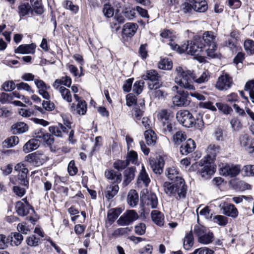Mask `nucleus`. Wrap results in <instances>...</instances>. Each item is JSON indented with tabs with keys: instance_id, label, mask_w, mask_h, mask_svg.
<instances>
[{
	"instance_id": "nucleus-62",
	"label": "nucleus",
	"mask_w": 254,
	"mask_h": 254,
	"mask_svg": "<svg viewBox=\"0 0 254 254\" xmlns=\"http://www.w3.org/2000/svg\"><path fill=\"white\" fill-rule=\"evenodd\" d=\"M214 252L206 247L200 248L196 249L191 254H213Z\"/></svg>"
},
{
	"instance_id": "nucleus-60",
	"label": "nucleus",
	"mask_w": 254,
	"mask_h": 254,
	"mask_svg": "<svg viewBox=\"0 0 254 254\" xmlns=\"http://www.w3.org/2000/svg\"><path fill=\"white\" fill-rule=\"evenodd\" d=\"M39 239L36 238L34 235L28 237L26 239V243L28 246L35 247L38 245Z\"/></svg>"
},
{
	"instance_id": "nucleus-29",
	"label": "nucleus",
	"mask_w": 254,
	"mask_h": 254,
	"mask_svg": "<svg viewBox=\"0 0 254 254\" xmlns=\"http://www.w3.org/2000/svg\"><path fill=\"white\" fill-rule=\"evenodd\" d=\"M142 77L144 80H149L151 82H158V81L159 80L160 76L155 70L150 69L147 70L146 73L142 75Z\"/></svg>"
},
{
	"instance_id": "nucleus-1",
	"label": "nucleus",
	"mask_w": 254,
	"mask_h": 254,
	"mask_svg": "<svg viewBox=\"0 0 254 254\" xmlns=\"http://www.w3.org/2000/svg\"><path fill=\"white\" fill-rule=\"evenodd\" d=\"M176 76L175 82L181 87L188 90H194L193 81L200 84L207 82L210 77L207 71H204L198 76L193 71L186 70L182 67L178 66L175 69Z\"/></svg>"
},
{
	"instance_id": "nucleus-38",
	"label": "nucleus",
	"mask_w": 254,
	"mask_h": 254,
	"mask_svg": "<svg viewBox=\"0 0 254 254\" xmlns=\"http://www.w3.org/2000/svg\"><path fill=\"white\" fill-rule=\"evenodd\" d=\"M119 190V187L117 185L107 187L106 197L109 199L112 198L118 193Z\"/></svg>"
},
{
	"instance_id": "nucleus-16",
	"label": "nucleus",
	"mask_w": 254,
	"mask_h": 254,
	"mask_svg": "<svg viewBox=\"0 0 254 254\" xmlns=\"http://www.w3.org/2000/svg\"><path fill=\"white\" fill-rule=\"evenodd\" d=\"M216 36L212 31H206L203 34L201 39V42L203 41L208 46L211 47V50H213L216 48Z\"/></svg>"
},
{
	"instance_id": "nucleus-47",
	"label": "nucleus",
	"mask_w": 254,
	"mask_h": 254,
	"mask_svg": "<svg viewBox=\"0 0 254 254\" xmlns=\"http://www.w3.org/2000/svg\"><path fill=\"white\" fill-rule=\"evenodd\" d=\"M244 48L248 54H254V41L252 40H247L244 42Z\"/></svg>"
},
{
	"instance_id": "nucleus-26",
	"label": "nucleus",
	"mask_w": 254,
	"mask_h": 254,
	"mask_svg": "<svg viewBox=\"0 0 254 254\" xmlns=\"http://www.w3.org/2000/svg\"><path fill=\"white\" fill-rule=\"evenodd\" d=\"M40 141L33 138L27 142L23 147V150L25 153H29L37 149L40 145Z\"/></svg>"
},
{
	"instance_id": "nucleus-14",
	"label": "nucleus",
	"mask_w": 254,
	"mask_h": 254,
	"mask_svg": "<svg viewBox=\"0 0 254 254\" xmlns=\"http://www.w3.org/2000/svg\"><path fill=\"white\" fill-rule=\"evenodd\" d=\"M34 83L38 89V93L44 99L49 100L50 96L47 92V90L50 88V86H48L43 80L39 79H35Z\"/></svg>"
},
{
	"instance_id": "nucleus-55",
	"label": "nucleus",
	"mask_w": 254,
	"mask_h": 254,
	"mask_svg": "<svg viewBox=\"0 0 254 254\" xmlns=\"http://www.w3.org/2000/svg\"><path fill=\"white\" fill-rule=\"evenodd\" d=\"M126 160L128 164L130 162L134 164L136 163L137 160V153L133 150L130 151L127 153Z\"/></svg>"
},
{
	"instance_id": "nucleus-4",
	"label": "nucleus",
	"mask_w": 254,
	"mask_h": 254,
	"mask_svg": "<svg viewBox=\"0 0 254 254\" xmlns=\"http://www.w3.org/2000/svg\"><path fill=\"white\" fill-rule=\"evenodd\" d=\"M194 233L198 238V242L207 245L212 243L214 240L213 233L202 225H195Z\"/></svg>"
},
{
	"instance_id": "nucleus-51",
	"label": "nucleus",
	"mask_w": 254,
	"mask_h": 254,
	"mask_svg": "<svg viewBox=\"0 0 254 254\" xmlns=\"http://www.w3.org/2000/svg\"><path fill=\"white\" fill-rule=\"evenodd\" d=\"M217 108L223 114L227 115L232 111V108L226 104L222 103H216L215 104Z\"/></svg>"
},
{
	"instance_id": "nucleus-56",
	"label": "nucleus",
	"mask_w": 254,
	"mask_h": 254,
	"mask_svg": "<svg viewBox=\"0 0 254 254\" xmlns=\"http://www.w3.org/2000/svg\"><path fill=\"white\" fill-rule=\"evenodd\" d=\"M128 163L127 160H119L114 163V167L115 169L118 170H122L124 169L128 165Z\"/></svg>"
},
{
	"instance_id": "nucleus-63",
	"label": "nucleus",
	"mask_w": 254,
	"mask_h": 254,
	"mask_svg": "<svg viewBox=\"0 0 254 254\" xmlns=\"http://www.w3.org/2000/svg\"><path fill=\"white\" fill-rule=\"evenodd\" d=\"M0 102L2 104L11 103L12 98L10 93H2L0 95Z\"/></svg>"
},
{
	"instance_id": "nucleus-27",
	"label": "nucleus",
	"mask_w": 254,
	"mask_h": 254,
	"mask_svg": "<svg viewBox=\"0 0 254 254\" xmlns=\"http://www.w3.org/2000/svg\"><path fill=\"white\" fill-rule=\"evenodd\" d=\"M161 86V84L159 82H155L154 83H148V89L151 90H153L151 93V96L154 98L159 99L164 95V92L161 90H157Z\"/></svg>"
},
{
	"instance_id": "nucleus-31",
	"label": "nucleus",
	"mask_w": 254,
	"mask_h": 254,
	"mask_svg": "<svg viewBox=\"0 0 254 254\" xmlns=\"http://www.w3.org/2000/svg\"><path fill=\"white\" fill-rule=\"evenodd\" d=\"M127 203L131 207L135 206L138 202V195L136 191L134 190H130L127 195Z\"/></svg>"
},
{
	"instance_id": "nucleus-7",
	"label": "nucleus",
	"mask_w": 254,
	"mask_h": 254,
	"mask_svg": "<svg viewBox=\"0 0 254 254\" xmlns=\"http://www.w3.org/2000/svg\"><path fill=\"white\" fill-rule=\"evenodd\" d=\"M138 218V215L134 210L126 211L117 220L120 226L128 225Z\"/></svg>"
},
{
	"instance_id": "nucleus-17",
	"label": "nucleus",
	"mask_w": 254,
	"mask_h": 254,
	"mask_svg": "<svg viewBox=\"0 0 254 254\" xmlns=\"http://www.w3.org/2000/svg\"><path fill=\"white\" fill-rule=\"evenodd\" d=\"M36 45L32 43L31 44H22L18 46L15 50V53L21 54H33L35 52Z\"/></svg>"
},
{
	"instance_id": "nucleus-9",
	"label": "nucleus",
	"mask_w": 254,
	"mask_h": 254,
	"mask_svg": "<svg viewBox=\"0 0 254 254\" xmlns=\"http://www.w3.org/2000/svg\"><path fill=\"white\" fill-rule=\"evenodd\" d=\"M212 163V162L208 159H202L200 161L199 164L203 166L199 171L202 177L207 178L214 173V167Z\"/></svg>"
},
{
	"instance_id": "nucleus-5",
	"label": "nucleus",
	"mask_w": 254,
	"mask_h": 254,
	"mask_svg": "<svg viewBox=\"0 0 254 254\" xmlns=\"http://www.w3.org/2000/svg\"><path fill=\"white\" fill-rule=\"evenodd\" d=\"M176 118L181 125L187 127H192L194 124V118L187 110L178 111L176 114Z\"/></svg>"
},
{
	"instance_id": "nucleus-33",
	"label": "nucleus",
	"mask_w": 254,
	"mask_h": 254,
	"mask_svg": "<svg viewBox=\"0 0 254 254\" xmlns=\"http://www.w3.org/2000/svg\"><path fill=\"white\" fill-rule=\"evenodd\" d=\"M145 138L148 145H154L157 140V135L152 130L148 129L144 132Z\"/></svg>"
},
{
	"instance_id": "nucleus-48",
	"label": "nucleus",
	"mask_w": 254,
	"mask_h": 254,
	"mask_svg": "<svg viewBox=\"0 0 254 254\" xmlns=\"http://www.w3.org/2000/svg\"><path fill=\"white\" fill-rule=\"evenodd\" d=\"M19 142V138L17 136H12L8 137L3 142L4 146L7 147H11Z\"/></svg>"
},
{
	"instance_id": "nucleus-6",
	"label": "nucleus",
	"mask_w": 254,
	"mask_h": 254,
	"mask_svg": "<svg viewBox=\"0 0 254 254\" xmlns=\"http://www.w3.org/2000/svg\"><path fill=\"white\" fill-rule=\"evenodd\" d=\"M241 170L240 165L225 164L220 168V173L223 176L233 178L240 174Z\"/></svg>"
},
{
	"instance_id": "nucleus-19",
	"label": "nucleus",
	"mask_w": 254,
	"mask_h": 254,
	"mask_svg": "<svg viewBox=\"0 0 254 254\" xmlns=\"http://www.w3.org/2000/svg\"><path fill=\"white\" fill-rule=\"evenodd\" d=\"M151 217L152 221L158 226L161 227L164 224V215L157 210H153L151 213Z\"/></svg>"
},
{
	"instance_id": "nucleus-8",
	"label": "nucleus",
	"mask_w": 254,
	"mask_h": 254,
	"mask_svg": "<svg viewBox=\"0 0 254 254\" xmlns=\"http://www.w3.org/2000/svg\"><path fill=\"white\" fill-rule=\"evenodd\" d=\"M189 95L188 92L180 90L177 92V94L172 99L174 105L178 107L188 105L190 102L188 99Z\"/></svg>"
},
{
	"instance_id": "nucleus-28",
	"label": "nucleus",
	"mask_w": 254,
	"mask_h": 254,
	"mask_svg": "<svg viewBox=\"0 0 254 254\" xmlns=\"http://www.w3.org/2000/svg\"><path fill=\"white\" fill-rule=\"evenodd\" d=\"M134 169L133 168H129L124 172V181L123 185L124 186H127L134 178Z\"/></svg>"
},
{
	"instance_id": "nucleus-50",
	"label": "nucleus",
	"mask_w": 254,
	"mask_h": 254,
	"mask_svg": "<svg viewBox=\"0 0 254 254\" xmlns=\"http://www.w3.org/2000/svg\"><path fill=\"white\" fill-rule=\"evenodd\" d=\"M161 36L166 39L165 42L169 41L168 44L170 45V43H174V45L176 44L174 42L173 38L175 36L173 35L172 33L168 30H163L160 34Z\"/></svg>"
},
{
	"instance_id": "nucleus-61",
	"label": "nucleus",
	"mask_w": 254,
	"mask_h": 254,
	"mask_svg": "<svg viewBox=\"0 0 254 254\" xmlns=\"http://www.w3.org/2000/svg\"><path fill=\"white\" fill-rule=\"evenodd\" d=\"M68 172L70 176H74L77 172V168L75 166L74 160H71L69 162L68 168Z\"/></svg>"
},
{
	"instance_id": "nucleus-23",
	"label": "nucleus",
	"mask_w": 254,
	"mask_h": 254,
	"mask_svg": "<svg viewBox=\"0 0 254 254\" xmlns=\"http://www.w3.org/2000/svg\"><path fill=\"white\" fill-rule=\"evenodd\" d=\"M137 25L133 23H127L123 28V33L127 37L133 36L137 29Z\"/></svg>"
},
{
	"instance_id": "nucleus-12",
	"label": "nucleus",
	"mask_w": 254,
	"mask_h": 254,
	"mask_svg": "<svg viewBox=\"0 0 254 254\" xmlns=\"http://www.w3.org/2000/svg\"><path fill=\"white\" fill-rule=\"evenodd\" d=\"M45 156L38 151L29 154L25 156V160L34 166H39L45 161Z\"/></svg>"
},
{
	"instance_id": "nucleus-43",
	"label": "nucleus",
	"mask_w": 254,
	"mask_h": 254,
	"mask_svg": "<svg viewBox=\"0 0 254 254\" xmlns=\"http://www.w3.org/2000/svg\"><path fill=\"white\" fill-rule=\"evenodd\" d=\"M244 89L245 91H249L251 100H254V79L247 81Z\"/></svg>"
},
{
	"instance_id": "nucleus-39",
	"label": "nucleus",
	"mask_w": 254,
	"mask_h": 254,
	"mask_svg": "<svg viewBox=\"0 0 254 254\" xmlns=\"http://www.w3.org/2000/svg\"><path fill=\"white\" fill-rule=\"evenodd\" d=\"M59 92L64 100L67 102H71L72 101L71 94L68 89L66 88L65 87H60Z\"/></svg>"
},
{
	"instance_id": "nucleus-20",
	"label": "nucleus",
	"mask_w": 254,
	"mask_h": 254,
	"mask_svg": "<svg viewBox=\"0 0 254 254\" xmlns=\"http://www.w3.org/2000/svg\"><path fill=\"white\" fill-rule=\"evenodd\" d=\"M166 175L169 179L174 181L179 182L180 179H182L180 176L179 171L174 166L168 167Z\"/></svg>"
},
{
	"instance_id": "nucleus-40",
	"label": "nucleus",
	"mask_w": 254,
	"mask_h": 254,
	"mask_svg": "<svg viewBox=\"0 0 254 254\" xmlns=\"http://www.w3.org/2000/svg\"><path fill=\"white\" fill-rule=\"evenodd\" d=\"M64 7L70 10L73 13L76 14L79 10V7L77 5L73 4L70 0H64L63 3Z\"/></svg>"
},
{
	"instance_id": "nucleus-41",
	"label": "nucleus",
	"mask_w": 254,
	"mask_h": 254,
	"mask_svg": "<svg viewBox=\"0 0 254 254\" xmlns=\"http://www.w3.org/2000/svg\"><path fill=\"white\" fill-rule=\"evenodd\" d=\"M243 174L246 177H254V165L248 164L242 169Z\"/></svg>"
},
{
	"instance_id": "nucleus-32",
	"label": "nucleus",
	"mask_w": 254,
	"mask_h": 254,
	"mask_svg": "<svg viewBox=\"0 0 254 254\" xmlns=\"http://www.w3.org/2000/svg\"><path fill=\"white\" fill-rule=\"evenodd\" d=\"M32 9L28 2L21 3L18 6V13L20 17H23L32 12Z\"/></svg>"
},
{
	"instance_id": "nucleus-13",
	"label": "nucleus",
	"mask_w": 254,
	"mask_h": 254,
	"mask_svg": "<svg viewBox=\"0 0 254 254\" xmlns=\"http://www.w3.org/2000/svg\"><path fill=\"white\" fill-rule=\"evenodd\" d=\"M15 208L19 215L25 216L29 213L30 209H32V206L27 202L26 198H24L22 201L16 202Z\"/></svg>"
},
{
	"instance_id": "nucleus-64",
	"label": "nucleus",
	"mask_w": 254,
	"mask_h": 254,
	"mask_svg": "<svg viewBox=\"0 0 254 254\" xmlns=\"http://www.w3.org/2000/svg\"><path fill=\"white\" fill-rule=\"evenodd\" d=\"M42 142L50 146L54 143V138L52 135L48 133H45L42 138Z\"/></svg>"
},
{
	"instance_id": "nucleus-52",
	"label": "nucleus",
	"mask_w": 254,
	"mask_h": 254,
	"mask_svg": "<svg viewBox=\"0 0 254 254\" xmlns=\"http://www.w3.org/2000/svg\"><path fill=\"white\" fill-rule=\"evenodd\" d=\"M213 221L220 226H224L227 224L228 218L223 215H217L213 217Z\"/></svg>"
},
{
	"instance_id": "nucleus-3",
	"label": "nucleus",
	"mask_w": 254,
	"mask_h": 254,
	"mask_svg": "<svg viewBox=\"0 0 254 254\" xmlns=\"http://www.w3.org/2000/svg\"><path fill=\"white\" fill-rule=\"evenodd\" d=\"M163 188L164 191L168 195L178 194L180 198H184L186 196L187 187L183 179H180L179 182L173 181L171 183L165 182L163 184Z\"/></svg>"
},
{
	"instance_id": "nucleus-46",
	"label": "nucleus",
	"mask_w": 254,
	"mask_h": 254,
	"mask_svg": "<svg viewBox=\"0 0 254 254\" xmlns=\"http://www.w3.org/2000/svg\"><path fill=\"white\" fill-rule=\"evenodd\" d=\"M147 204L152 208L157 207L158 205V199L156 195L154 193H150L148 195Z\"/></svg>"
},
{
	"instance_id": "nucleus-37",
	"label": "nucleus",
	"mask_w": 254,
	"mask_h": 254,
	"mask_svg": "<svg viewBox=\"0 0 254 254\" xmlns=\"http://www.w3.org/2000/svg\"><path fill=\"white\" fill-rule=\"evenodd\" d=\"M140 181H142L143 184H144L146 187L148 186L150 182L144 166H142L141 170L138 177V182L139 183H140Z\"/></svg>"
},
{
	"instance_id": "nucleus-18",
	"label": "nucleus",
	"mask_w": 254,
	"mask_h": 254,
	"mask_svg": "<svg viewBox=\"0 0 254 254\" xmlns=\"http://www.w3.org/2000/svg\"><path fill=\"white\" fill-rule=\"evenodd\" d=\"M195 147L196 145L194 140L189 138L181 146L180 152L182 154L187 155L192 152Z\"/></svg>"
},
{
	"instance_id": "nucleus-57",
	"label": "nucleus",
	"mask_w": 254,
	"mask_h": 254,
	"mask_svg": "<svg viewBox=\"0 0 254 254\" xmlns=\"http://www.w3.org/2000/svg\"><path fill=\"white\" fill-rule=\"evenodd\" d=\"M144 86V82L141 80L136 81L133 86V91L137 94L141 93Z\"/></svg>"
},
{
	"instance_id": "nucleus-44",
	"label": "nucleus",
	"mask_w": 254,
	"mask_h": 254,
	"mask_svg": "<svg viewBox=\"0 0 254 254\" xmlns=\"http://www.w3.org/2000/svg\"><path fill=\"white\" fill-rule=\"evenodd\" d=\"M30 1L32 3L33 10L35 13L41 14L43 12V7L40 0H30Z\"/></svg>"
},
{
	"instance_id": "nucleus-21",
	"label": "nucleus",
	"mask_w": 254,
	"mask_h": 254,
	"mask_svg": "<svg viewBox=\"0 0 254 254\" xmlns=\"http://www.w3.org/2000/svg\"><path fill=\"white\" fill-rule=\"evenodd\" d=\"M189 1L192 3L193 10L195 11L203 12L207 9V4L205 0H189Z\"/></svg>"
},
{
	"instance_id": "nucleus-45",
	"label": "nucleus",
	"mask_w": 254,
	"mask_h": 254,
	"mask_svg": "<svg viewBox=\"0 0 254 254\" xmlns=\"http://www.w3.org/2000/svg\"><path fill=\"white\" fill-rule=\"evenodd\" d=\"M121 213L120 208L110 209L108 213L107 218L109 221L114 222Z\"/></svg>"
},
{
	"instance_id": "nucleus-36",
	"label": "nucleus",
	"mask_w": 254,
	"mask_h": 254,
	"mask_svg": "<svg viewBox=\"0 0 254 254\" xmlns=\"http://www.w3.org/2000/svg\"><path fill=\"white\" fill-rule=\"evenodd\" d=\"M187 139V135L185 132L182 131H178L173 136V141L175 144L179 145L183 141Z\"/></svg>"
},
{
	"instance_id": "nucleus-49",
	"label": "nucleus",
	"mask_w": 254,
	"mask_h": 254,
	"mask_svg": "<svg viewBox=\"0 0 254 254\" xmlns=\"http://www.w3.org/2000/svg\"><path fill=\"white\" fill-rule=\"evenodd\" d=\"M158 66L160 69L170 70L172 68V63L168 59H163L159 62Z\"/></svg>"
},
{
	"instance_id": "nucleus-58",
	"label": "nucleus",
	"mask_w": 254,
	"mask_h": 254,
	"mask_svg": "<svg viewBox=\"0 0 254 254\" xmlns=\"http://www.w3.org/2000/svg\"><path fill=\"white\" fill-rule=\"evenodd\" d=\"M240 142L241 146L245 149H247L250 146V139L247 134L241 136L240 137Z\"/></svg>"
},
{
	"instance_id": "nucleus-10",
	"label": "nucleus",
	"mask_w": 254,
	"mask_h": 254,
	"mask_svg": "<svg viewBox=\"0 0 254 254\" xmlns=\"http://www.w3.org/2000/svg\"><path fill=\"white\" fill-rule=\"evenodd\" d=\"M233 83L232 78L227 74L222 75L218 77L215 87L219 90H227Z\"/></svg>"
},
{
	"instance_id": "nucleus-42",
	"label": "nucleus",
	"mask_w": 254,
	"mask_h": 254,
	"mask_svg": "<svg viewBox=\"0 0 254 254\" xmlns=\"http://www.w3.org/2000/svg\"><path fill=\"white\" fill-rule=\"evenodd\" d=\"M28 173H18L17 175V179L16 180L17 183L12 182L13 184H19L22 186L27 187L28 185V181L27 180Z\"/></svg>"
},
{
	"instance_id": "nucleus-35",
	"label": "nucleus",
	"mask_w": 254,
	"mask_h": 254,
	"mask_svg": "<svg viewBox=\"0 0 254 254\" xmlns=\"http://www.w3.org/2000/svg\"><path fill=\"white\" fill-rule=\"evenodd\" d=\"M8 238L11 241V244L16 246L19 245L23 239V236L17 232L11 233Z\"/></svg>"
},
{
	"instance_id": "nucleus-59",
	"label": "nucleus",
	"mask_w": 254,
	"mask_h": 254,
	"mask_svg": "<svg viewBox=\"0 0 254 254\" xmlns=\"http://www.w3.org/2000/svg\"><path fill=\"white\" fill-rule=\"evenodd\" d=\"M45 133V132L44 131L43 129H37L34 131L33 133V139L40 141V143H41Z\"/></svg>"
},
{
	"instance_id": "nucleus-15",
	"label": "nucleus",
	"mask_w": 254,
	"mask_h": 254,
	"mask_svg": "<svg viewBox=\"0 0 254 254\" xmlns=\"http://www.w3.org/2000/svg\"><path fill=\"white\" fill-rule=\"evenodd\" d=\"M220 207L223 210V214L235 218L238 215V211L234 204L229 203H221Z\"/></svg>"
},
{
	"instance_id": "nucleus-54",
	"label": "nucleus",
	"mask_w": 254,
	"mask_h": 254,
	"mask_svg": "<svg viewBox=\"0 0 254 254\" xmlns=\"http://www.w3.org/2000/svg\"><path fill=\"white\" fill-rule=\"evenodd\" d=\"M17 90H23L29 93H33L34 90L32 89L31 86L27 83L21 82L16 85Z\"/></svg>"
},
{
	"instance_id": "nucleus-2",
	"label": "nucleus",
	"mask_w": 254,
	"mask_h": 254,
	"mask_svg": "<svg viewBox=\"0 0 254 254\" xmlns=\"http://www.w3.org/2000/svg\"><path fill=\"white\" fill-rule=\"evenodd\" d=\"M170 46L173 50H176L180 54L186 52L187 54L195 56L194 58L200 62H202L204 60V57L201 55V53L203 52V49L205 45L201 43V38L200 37L193 41H188L187 44H184L181 46L178 44L174 45L172 43H170Z\"/></svg>"
},
{
	"instance_id": "nucleus-30",
	"label": "nucleus",
	"mask_w": 254,
	"mask_h": 254,
	"mask_svg": "<svg viewBox=\"0 0 254 254\" xmlns=\"http://www.w3.org/2000/svg\"><path fill=\"white\" fill-rule=\"evenodd\" d=\"M28 129V126L23 122L17 123L11 127V130L14 134L22 133L27 131Z\"/></svg>"
},
{
	"instance_id": "nucleus-24",
	"label": "nucleus",
	"mask_w": 254,
	"mask_h": 254,
	"mask_svg": "<svg viewBox=\"0 0 254 254\" xmlns=\"http://www.w3.org/2000/svg\"><path fill=\"white\" fill-rule=\"evenodd\" d=\"M105 177L115 183H120L122 181V174L113 170H108L105 172Z\"/></svg>"
},
{
	"instance_id": "nucleus-22",
	"label": "nucleus",
	"mask_w": 254,
	"mask_h": 254,
	"mask_svg": "<svg viewBox=\"0 0 254 254\" xmlns=\"http://www.w3.org/2000/svg\"><path fill=\"white\" fill-rule=\"evenodd\" d=\"M70 110L72 112L79 115H84L87 111V104L86 102L79 101V103H77L76 106L74 104H72L71 106Z\"/></svg>"
},
{
	"instance_id": "nucleus-25",
	"label": "nucleus",
	"mask_w": 254,
	"mask_h": 254,
	"mask_svg": "<svg viewBox=\"0 0 254 254\" xmlns=\"http://www.w3.org/2000/svg\"><path fill=\"white\" fill-rule=\"evenodd\" d=\"M219 151V146L214 144H210L206 150V157L204 158L203 159H208L210 160V161L213 162Z\"/></svg>"
},
{
	"instance_id": "nucleus-53",
	"label": "nucleus",
	"mask_w": 254,
	"mask_h": 254,
	"mask_svg": "<svg viewBox=\"0 0 254 254\" xmlns=\"http://www.w3.org/2000/svg\"><path fill=\"white\" fill-rule=\"evenodd\" d=\"M181 11L185 13L190 14L191 13L192 10H193V8L192 6V4L191 3L189 2H184L183 3L181 6Z\"/></svg>"
},
{
	"instance_id": "nucleus-34",
	"label": "nucleus",
	"mask_w": 254,
	"mask_h": 254,
	"mask_svg": "<svg viewBox=\"0 0 254 254\" xmlns=\"http://www.w3.org/2000/svg\"><path fill=\"white\" fill-rule=\"evenodd\" d=\"M194 243L192 233L190 231L185 237L184 239V248L186 250H189L193 246Z\"/></svg>"
},
{
	"instance_id": "nucleus-11",
	"label": "nucleus",
	"mask_w": 254,
	"mask_h": 254,
	"mask_svg": "<svg viewBox=\"0 0 254 254\" xmlns=\"http://www.w3.org/2000/svg\"><path fill=\"white\" fill-rule=\"evenodd\" d=\"M149 165L153 172L156 174H161L163 171L164 161L160 156L156 158L150 157Z\"/></svg>"
}]
</instances>
